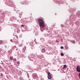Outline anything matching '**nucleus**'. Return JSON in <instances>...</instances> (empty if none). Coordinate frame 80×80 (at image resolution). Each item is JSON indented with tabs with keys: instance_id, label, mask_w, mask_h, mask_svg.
I'll return each instance as SVG.
<instances>
[{
	"instance_id": "8",
	"label": "nucleus",
	"mask_w": 80,
	"mask_h": 80,
	"mask_svg": "<svg viewBox=\"0 0 80 80\" xmlns=\"http://www.w3.org/2000/svg\"><path fill=\"white\" fill-rule=\"evenodd\" d=\"M27 48H26V47L25 46L23 47V48H22V53H25V50H26Z\"/></svg>"
},
{
	"instance_id": "26",
	"label": "nucleus",
	"mask_w": 80,
	"mask_h": 80,
	"mask_svg": "<svg viewBox=\"0 0 80 80\" xmlns=\"http://www.w3.org/2000/svg\"><path fill=\"white\" fill-rule=\"evenodd\" d=\"M10 1V0H4V2H7V1Z\"/></svg>"
},
{
	"instance_id": "37",
	"label": "nucleus",
	"mask_w": 80,
	"mask_h": 80,
	"mask_svg": "<svg viewBox=\"0 0 80 80\" xmlns=\"http://www.w3.org/2000/svg\"><path fill=\"white\" fill-rule=\"evenodd\" d=\"M1 65H3V62H2V63H1Z\"/></svg>"
},
{
	"instance_id": "50",
	"label": "nucleus",
	"mask_w": 80,
	"mask_h": 80,
	"mask_svg": "<svg viewBox=\"0 0 80 80\" xmlns=\"http://www.w3.org/2000/svg\"><path fill=\"white\" fill-rule=\"evenodd\" d=\"M55 15H56V13H55Z\"/></svg>"
},
{
	"instance_id": "47",
	"label": "nucleus",
	"mask_w": 80,
	"mask_h": 80,
	"mask_svg": "<svg viewBox=\"0 0 80 80\" xmlns=\"http://www.w3.org/2000/svg\"><path fill=\"white\" fill-rule=\"evenodd\" d=\"M17 21H18H18H19V20H17Z\"/></svg>"
},
{
	"instance_id": "16",
	"label": "nucleus",
	"mask_w": 80,
	"mask_h": 80,
	"mask_svg": "<svg viewBox=\"0 0 80 80\" xmlns=\"http://www.w3.org/2000/svg\"><path fill=\"white\" fill-rule=\"evenodd\" d=\"M29 59L30 60H32V56L31 55H29L28 56Z\"/></svg>"
},
{
	"instance_id": "29",
	"label": "nucleus",
	"mask_w": 80,
	"mask_h": 80,
	"mask_svg": "<svg viewBox=\"0 0 80 80\" xmlns=\"http://www.w3.org/2000/svg\"><path fill=\"white\" fill-rule=\"evenodd\" d=\"M27 76H28V78H29V74H28V73H27Z\"/></svg>"
},
{
	"instance_id": "27",
	"label": "nucleus",
	"mask_w": 80,
	"mask_h": 80,
	"mask_svg": "<svg viewBox=\"0 0 80 80\" xmlns=\"http://www.w3.org/2000/svg\"><path fill=\"white\" fill-rule=\"evenodd\" d=\"M61 55H62V56H64V54H63V53H61Z\"/></svg>"
},
{
	"instance_id": "14",
	"label": "nucleus",
	"mask_w": 80,
	"mask_h": 80,
	"mask_svg": "<svg viewBox=\"0 0 80 80\" xmlns=\"http://www.w3.org/2000/svg\"><path fill=\"white\" fill-rule=\"evenodd\" d=\"M4 22V20L2 18H0V22L1 23H2Z\"/></svg>"
},
{
	"instance_id": "20",
	"label": "nucleus",
	"mask_w": 80,
	"mask_h": 80,
	"mask_svg": "<svg viewBox=\"0 0 80 80\" xmlns=\"http://www.w3.org/2000/svg\"><path fill=\"white\" fill-rule=\"evenodd\" d=\"M66 67H67V65H65L63 68V70H65V68H66Z\"/></svg>"
},
{
	"instance_id": "30",
	"label": "nucleus",
	"mask_w": 80,
	"mask_h": 80,
	"mask_svg": "<svg viewBox=\"0 0 80 80\" xmlns=\"http://www.w3.org/2000/svg\"><path fill=\"white\" fill-rule=\"evenodd\" d=\"M61 27H64V25L63 24L61 25Z\"/></svg>"
},
{
	"instance_id": "35",
	"label": "nucleus",
	"mask_w": 80,
	"mask_h": 80,
	"mask_svg": "<svg viewBox=\"0 0 80 80\" xmlns=\"http://www.w3.org/2000/svg\"><path fill=\"white\" fill-rule=\"evenodd\" d=\"M1 30H2V28H1V27L0 26V31H1Z\"/></svg>"
},
{
	"instance_id": "12",
	"label": "nucleus",
	"mask_w": 80,
	"mask_h": 80,
	"mask_svg": "<svg viewBox=\"0 0 80 80\" xmlns=\"http://www.w3.org/2000/svg\"><path fill=\"white\" fill-rule=\"evenodd\" d=\"M52 62L53 64V65H55V63L56 62H55V59H53L52 60Z\"/></svg>"
},
{
	"instance_id": "25",
	"label": "nucleus",
	"mask_w": 80,
	"mask_h": 80,
	"mask_svg": "<svg viewBox=\"0 0 80 80\" xmlns=\"http://www.w3.org/2000/svg\"><path fill=\"white\" fill-rule=\"evenodd\" d=\"M10 58L11 59V60H12L13 58V56L10 57Z\"/></svg>"
},
{
	"instance_id": "48",
	"label": "nucleus",
	"mask_w": 80,
	"mask_h": 80,
	"mask_svg": "<svg viewBox=\"0 0 80 80\" xmlns=\"http://www.w3.org/2000/svg\"><path fill=\"white\" fill-rule=\"evenodd\" d=\"M13 28H15V27H13Z\"/></svg>"
},
{
	"instance_id": "5",
	"label": "nucleus",
	"mask_w": 80,
	"mask_h": 80,
	"mask_svg": "<svg viewBox=\"0 0 80 80\" xmlns=\"http://www.w3.org/2000/svg\"><path fill=\"white\" fill-rule=\"evenodd\" d=\"M48 78L49 79H51V78H52V77L50 75V73L49 72H48Z\"/></svg>"
},
{
	"instance_id": "9",
	"label": "nucleus",
	"mask_w": 80,
	"mask_h": 80,
	"mask_svg": "<svg viewBox=\"0 0 80 80\" xmlns=\"http://www.w3.org/2000/svg\"><path fill=\"white\" fill-rule=\"evenodd\" d=\"M32 77L33 78H34V79H35V78H36L37 77V75L36 74H34L33 75Z\"/></svg>"
},
{
	"instance_id": "32",
	"label": "nucleus",
	"mask_w": 80,
	"mask_h": 80,
	"mask_svg": "<svg viewBox=\"0 0 80 80\" xmlns=\"http://www.w3.org/2000/svg\"><path fill=\"white\" fill-rule=\"evenodd\" d=\"M61 49H63V46L61 47Z\"/></svg>"
},
{
	"instance_id": "28",
	"label": "nucleus",
	"mask_w": 80,
	"mask_h": 80,
	"mask_svg": "<svg viewBox=\"0 0 80 80\" xmlns=\"http://www.w3.org/2000/svg\"><path fill=\"white\" fill-rule=\"evenodd\" d=\"M47 54H48V55H50L51 53L50 52H47Z\"/></svg>"
},
{
	"instance_id": "24",
	"label": "nucleus",
	"mask_w": 80,
	"mask_h": 80,
	"mask_svg": "<svg viewBox=\"0 0 80 80\" xmlns=\"http://www.w3.org/2000/svg\"><path fill=\"white\" fill-rule=\"evenodd\" d=\"M72 43H73L74 44L75 43V41L74 40L72 41Z\"/></svg>"
},
{
	"instance_id": "15",
	"label": "nucleus",
	"mask_w": 80,
	"mask_h": 80,
	"mask_svg": "<svg viewBox=\"0 0 80 80\" xmlns=\"http://www.w3.org/2000/svg\"><path fill=\"white\" fill-rule=\"evenodd\" d=\"M20 64V62H17L15 64V65H16L17 66H19V64Z\"/></svg>"
},
{
	"instance_id": "4",
	"label": "nucleus",
	"mask_w": 80,
	"mask_h": 80,
	"mask_svg": "<svg viewBox=\"0 0 80 80\" xmlns=\"http://www.w3.org/2000/svg\"><path fill=\"white\" fill-rule=\"evenodd\" d=\"M21 29L22 32H23L24 31H27V28L26 26H21Z\"/></svg>"
},
{
	"instance_id": "19",
	"label": "nucleus",
	"mask_w": 80,
	"mask_h": 80,
	"mask_svg": "<svg viewBox=\"0 0 80 80\" xmlns=\"http://www.w3.org/2000/svg\"><path fill=\"white\" fill-rule=\"evenodd\" d=\"M18 75H19V76H21V75H22V72H21V71H18Z\"/></svg>"
},
{
	"instance_id": "51",
	"label": "nucleus",
	"mask_w": 80,
	"mask_h": 80,
	"mask_svg": "<svg viewBox=\"0 0 80 80\" xmlns=\"http://www.w3.org/2000/svg\"><path fill=\"white\" fill-rule=\"evenodd\" d=\"M1 62H2V61H1Z\"/></svg>"
},
{
	"instance_id": "41",
	"label": "nucleus",
	"mask_w": 80,
	"mask_h": 80,
	"mask_svg": "<svg viewBox=\"0 0 80 80\" xmlns=\"http://www.w3.org/2000/svg\"><path fill=\"white\" fill-rule=\"evenodd\" d=\"M16 50H18V48H17V49H16Z\"/></svg>"
},
{
	"instance_id": "34",
	"label": "nucleus",
	"mask_w": 80,
	"mask_h": 80,
	"mask_svg": "<svg viewBox=\"0 0 80 80\" xmlns=\"http://www.w3.org/2000/svg\"><path fill=\"white\" fill-rule=\"evenodd\" d=\"M20 57H22L23 56V54H21L20 55Z\"/></svg>"
},
{
	"instance_id": "6",
	"label": "nucleus",
	"mask_w": 80,
	"mask_h": 80,
	"mask_svg": "<svg viewBox=\"0 0 80 80\" xmlns=\"http://www.w3.org/2000/svg\"><path fill=\"white\" fill-rule=\"evenodd\" d=\"M76 70L78 72H80V66H78L76 68Z\"/></svg>"
},
{
	"instance_id": "1",
	"label": "nucleus",
	"mask_w": 80,
	"mask_h": 80,
	"mask_svg": "<svg viewBox=\"0 0 80 80\" xmlns=\"http://www.w3.org/2000/svg\"><path fill=\"white\" fill-rule=\"evenodd\" d=\"M5 3L8 5V6H9L10 7H14V10L15 11L16 10V8L15 7V5H14V4L12 3V1H6V2H5Z\"/></svg>"
},
{
	"instance_id": "44",
	"label": "nucleus",
	"mask_w": 80,
	"mask_h": 80,
	"mask_svg": "<svg viewBox=\"0 0 80 80\" xmlns=\"http://www.w3.org/2000/svg\"><path fill=\"white\" fill-rule=\"evenodd\" d=\"M8 63H6V65H8Z\"/></svg>"
},
{
	"instance_id": "36",
	"label": "nucleus",
	"mask_w": 80,
	"mask_h": 80,
	"mask_svg": "<svg viewBox=\"0 0 80 80\" xmlns=\"http://www.w3.org/2000/svg\"><path fill=\"white\" fill-rule=\"evenodd\" d=\"M4 47H5V48H7V45H5Z\"/></svg>"
},
{
	"instance_id": "45",
	"label": "nucleus",
	"mask_w": 80,
	"mask_h": 80,
	"mask_svg": "<svg viewBox=\"0 0 80 80\" xmlns=\"http://www.w3.org/2000/svg\"><path fill=\"white\" fill-rule=\"evenodd\" d=\"M1 66L0 65V68H1Z\"/></svg>"
},
{
	"instance_id": "39",
	"label": "nucleus",
	"mask_w": 80,
	"mask_h": 80,
	"mask_svg": "<svg viewBox=\"0 0 80 80\" xmlns=\"http://www.w3.org/2000/svg\"><path fill=\"white\" fill-rule=\"evenodd\" d=\"M16 72H18V71L17 69H16Z\"/></svg>"
},
{
	"instance_id": "53",
	"label": "nucleus",
	"mask_w": 80,
	"mask_h": 80,
	"mask_svg": "<svg viewBox=\"0 0 80 80\" xmlns=\"http://www.w3.org/2000/svg\"><path fill=\"white\" fill-rule=\"evenodd\" d=\"M79 44L80 45V44Z\"/></svg>"
},
{
	"instance_id": "2",
	"label": "nucleus",
	"mask_w": 80,
	"mask_h": 80,
	"mask_svg": "<svg viewBox=\"0 0 80 80\" xmlns=\"http://www.w3.org/2000/svg\"><path fill=\"white\" fill-rule=\"evenodd\" d=\"M38 22H39V24L40 27L43 28V30H44L45 29L44 28H43L45 27V22H43V20L40 19H38Z\"/></svg>"
},
{
	"instance_id": "33",
	"label": "nucleus",
	"mask_w": 80,
	"mask_h": 80,
	"mask_svg": "<svg viewBox=\"0 0 80 80\" xmlns=\"http://www.w3.org/2000/svg\"><path fill=\"white\" fill-rule=\"evenodd\" d=\"M19 12V11L18 10L16 12H17L18 13H19V12Z\"/></svg>"
},
{
	"instance_id": "10",
	"label": "nucleus",
	"mask_w": 80,
	"mask_h": 80,
	"mask_svg": "<svg viewBox=\"0 0 80 80\" xmlns=\"http://www.w3.org/2000/svg\"><path fill=\"white\" fill-rule=\"evenodd\" d=\"M21 3L22 5H27L28 3H27V2H21Z\"/></svg>"
},
{
	"instance_id": "42",
	"label": "nucleus",
	"mask_w": 80,
	"mask_h": 80,
	"mask_svg": "<svg viewBox=\"0 0 80 80\" xmlns=\"http://www.w3.org/2000/svg\"><path fill=\"white\" fill-rule=\"evenodd\" d=\"M8 53H10V51H8Z\"/></svg>"
},
{
	"instance_id": "18",
	"label": "nucleus",
	"mask_w": 80,
	"mask_h": 80,
	"mask_svg": "<svg viewBox=\"0 0 80 80\" xmlns=\"http://www.w3.org/2000/svg\"><path fill=\"white\" fill-rule=\"evenodd\" d=\"M76 15H77V16H78V17H80V13L79 12H77L76 13Z\"/></svg>"
},
{
	"instance_id": "22",
	"label": "nucleus",
	"mask_w": 80,
	"mask_h": 80,
	"mask_svg": "<svg viewBox=\"0 0 80 80\" xmlns=\"http://www.w3.org/2000/svg\"><path fill=\"white\" fill-rule=\"evenodd\" d=\"M10 12H7V15H9L10 14Z\"/></svg>"
},
{
	"instance_id": "23",
	"label": "nucleus",
	"mask_w": 80,
	"mask_h": 80,
	"mask_svg": "<svg viewBox=\"0 0 80 80\" xmlns=\"http://www.w3.org/2000/svg\"><path fill=\"white\" fill-rule=\"evenodd\" d=\"M3 43V41L2 40H0V45H2Z\"/></svg>"
},
{
	"instance_id": "11",
	"label": "nucleus",
	"mask_w": 80,
	"mask_h": 80,
	"mask_svg": "<svg viewBox=\"0 0 80 80\" xmlns=\"http://www.w3.org/2000/svg\"><path fill=\"white\" fill-rule=\"evenodd\" d=\"M37 56L39 58H43V57L42 54L41 56L37 55Z\"/></svg>"
},
{
	"instance_id": "7",
	"label": "nucleus",
	"mask_w": 80,
	"mask_h": 80,
	"mask_svg": "<svg viewBox=\"0 0 80 80\" xmlns=\"http://www.w3.org/2000/svg\"><path fill=\"white\" fill-rule=\"evenodd\" d=\"M16 20V18H15L14 17H13L12 18H11L10 20L12 22H14Z\"/></svg>"
},
{
	"instance_id": "3",
	"label": "nucleus",
	"mask_w": 80,
	"mask_h": 80,
	"mask_svg": "<svg viewBox=\"0 0 80 80\" xmlns=\"http://www.w3.org/2000/svg\"><path fill=\"white\" fill-rule=\"evenodd\" d=\"M76 10V8H70L69 10V12L71 13H73Z\"/></svg>"
},
{
	"instance_id": "52",
	"label": "nucleus",
	"mask_w": 80,
	"mask_h": 80,
	"mask_svg": "<svg viewBox=\"0 0 80 80\" xmlns=\"http://www.w3.org/2000/svg\"><path fill=\"white\" fill-rule=\"evenodd\" d=\"M43 41H45V40H44Z\"/></svg>"
},
{
	"instance_id": "13",
	"label": "nucleus",
	"mask_w": 80,
	"mask_h": 80,
	"mask_svg": "<svg viewBox=\"0 0 80 80\" xmlns=\"http://www.w3.org/2000/svg\"><path fill=\"white\" fill-rule=\"evenodd\" d=\"M42 65V63H40L38 65V68H39V69H41V66Z\"/></svg>"
},
{
	"instance_id": "21",
	"label": "nucleus",
	"mask_w": 80,
	"mask_h": 80,
	"mask_svg": "<svg viewBox=\"0 0 80 80\" xmlns=\"http://www.w3.org/2000/svg\"><path fill=\"white\" fill-rule=\"evenodd\" d=\"M41 62H42V63H44V62H45V59H42Z\"/></svg>"
},
{
	"instance_id": "43",
	"label": "nucleus",
	"mask_w": 80,
	"mask_h": 80,
	"mask_svg": "<svg viewBox=\"0 0 80 80\" xmlns=\"http://www.w3.org/2000/svg\"><path fill=\"white\" fill-rule=\"evenodd\" d=\"M41 32H43V30H42V29H41Z\"/></svg>"
},
{
	"instance_id": "31",
	"label": "nucleus",
	"mask_w": 80,
	"mask_h": 80,
	"mask_svg": "<svg viewBox=\"0 0 80 80\" xmlns=\"http://www.w3.org/2000/svg\"><path fill=\"white\" fill-rule=\"evenodd\" d=\"M0 75L2 77H3V74L1 73Z\"/></svg>"
},
{
	"instance_id": "49",
	"label": "nucleus",
	"mask_w": 80,
	"mask_h": 80,
	"mask_svg": "<svg viewBox=\"0 0 80 80\" xmlns=\"http://www.w3.org/2000/svg\"><path fill=\"white\" fill-rule=\"evenodd\" d=\"M17 37H18L17 36Z\"/></svg>"
},
{
	"instance_id": "17",
	"label": "nucleus",
	"mask_w": 80,
	"mask_h": 80,
	"mask_svg": "<svg viewBox=\"0 0 80 80\" xmlns=\"http://www.w3.org/2000/svg\"><path fill=\"white\" fill-rule=\"evenodd\" d=\"M41 51L42 53H45V48L42 49Z\"/></svg>"
},
{
	"instance_id": "40",
	"label": "nucleus",
	"mask_w": 80,
	"mask_h": 80,
	"mask_svg": "<svg viewBox=\"0 0 80 80\" xmlns=\"http://www.w3.org/2000/svg\"><path fill=\"white\" fill-rule=\"evenodd\" d=\"M72 2H73L75 1V0H72Z\"/></svg>"
},
{
	"instance_id": "38",
	"label": "nucleus",
	"mask_w": 80,
	"mask_h": 80,
	"mask_svg": "<svg viewBox=\"0 0 80 80\" xmlns=\"http://www.w3.org/2000/svg\"><path fill=\"white\" fill-rule=\"evenodd\" d=\"M28 69H29V70H30V69H31V68H28Z\"/></svg>"
},
{
	"instance_id": "46",
	"label": "nucleus",
	"mask_w": 80,
	"mask_h": 80,
	"mask_svg": "<svg viewBox=\"0 0 80 80\" xmlns=\"http://www.w3.org/2000/svg\"><path fill=\"white\" fill-rule=\"evenodd\" d=\"M20 16H21V15H22V14H20Z\"/></svg>"
}]
</instances>
